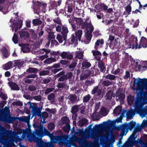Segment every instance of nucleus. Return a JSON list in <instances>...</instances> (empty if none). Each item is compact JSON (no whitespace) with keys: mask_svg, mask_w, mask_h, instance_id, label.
<instances>
[{"mask_svg":"<svg viewBox=\"0 0 147 147\" xmlns=\"http://www.w3.org/2000/svg\"><path fill=\"white\" fill-rule=\"evenodd\" d=\"M147 47V39L143 37H142L141 39L140 44L138 46L139 49L141 48L142 47L146 48Z\"/></svg>","mask_w":147,"mask_h":147,"instance_id":"11","label":"nucleus"},{"mask_svg":"<svg viewBox=\"0 0 147 147\" xmlns=\"http://www.w3.org/2000/svg\"><path fill=\"white\" fill-rule=\"evenodd\" d=\"M13 65V62L11 61H9L5 64L3 65V69L5 70H8L12 67Z\"/></svg>","mask_w":147,"mask_h":147,"instance_id":"20","label":"nucleus"},{"mask_svg":"<svg viewBox=\"0 0 147 147\" xmlns=\"http://www.w3.org/2000/svg\"><path fill=\"white\" fill-rule=\"evenodd\" d=\"M94 83V81H89L87 80L86 81L85 83V85L86 86H90L92 85Z\"/></svg>","mask_w":147,"mask_h":147,"instance_id":"55","label":"nucleus"},{"mask_svg":"<svg viewBox=\"0 0 147 147\" xmlns=\"http://www.w3.org/2000/svg\"><path fill=\"white\" fill-rule=\"evenodd\" d=\"M135 115V113L133 110H129L126 114L127 118L129 119H131Z\"/></svg>","mask_w":147,"mask_h":147,"instance_id":"24","label":"nucleus"},{"mask_svg":"<svg viewBox=\"0 0 147 147\" xmlns=\"http://www.w3.org/2000/svg\"><path fill=\"white\" fill-rule=\"evenodd\" d=\"M94 8V11L98 12L100 11H106L108 7L104 3H101L96 5Z\"/></svg>","mask_w":147,"mask_h":147,"instance_id":"7","label":"nucleus"},{"mask_svg":"<svg viewBox=\"0 0 147 147\" xmlns=\"http://www.w3.org/2000/svg\"><path fill=\"white\" fill-rule=\"evenodd\" d=\"M105 78L106 79H108L110 80L111 81L112 80H115L116 77L113 75L108 74L105 76Z\"/></svg>","mask_w":147,"mask_h":147,"instance_id":"40","label":"nucleus"},{"mask_svg":"<svg viewBox=\"0 0 147 147\" xmlns=\"http://www.w3.org/2000/svg\"><path fill=\"white\" fill-rule=\"evenodd\" d=\"M69 42V45L72 44L73 43L75 44L78 43V39L76 38L75 34H73L71 35V37L68 40Z\"/></svg>","mask_w":147,"mask_h":147,"instance_id":"16","label":"nucleus"},{"mask_svg":"<svg viewBox=\"0 0 147 147\" xmlns=\"http://www.w3.org/2000/svg\"><path fill=\"white\" fill-rule=\"evenodd\" d=\"M92 37V34L89 33V31L88 30L87 33L86 39L90 42Z\"/></svg>","mask_w":147,"mask_h":147,"instance_id":"59","label":"nucleus"},{"mask_svg":"<svg viewBox=\"0 0 147 147\" xmlns=\"http://www.w3.org/2000/svg\"><path fill=\"white\" fill-rule=\"evenodd\" d=\"M68 28L65 25L62 26V31L61 32V34L62 35L63 38L65 40V43L66 42L67 38V34L68 32Z\"/></svg>","mask_w":147,"mask_h":147,"instance_id":"10","label":"nucleus"},{"mask_svg":"<svg viewBox=\"0 0 147 147\" xmlns=\"http://www.w3.org/2000/svg\"><path fill=\"white\" fill-rule=\"evenodd\" d=\"M13 105H17L18 106H22L23 105V103L20 101H17L14 102L13 104Z\"/></svg>","mask_w":147,"mask_h":147,"instance_id":"62","label":"nucleus"},{"mask_svg":"<svg viewBox=\"0 0 147 147\" xmlns=\"http://www.w3.org/2000/svg\"><path fill=\"white\" fill-rule=\"evenodd\" d=\"M77 60L76 59L73 60L69 66V67L70 69L74 68L77 64Z\"/></svg>","mask_w":147,"mask_h":147,"instance_id":"34","label":"nucleus"},{"mask_svg":"<svg viewBox=\"0 0 147 147\" xmlns=\"http://www.w3.org/2000/svg\"><path fill=\"white\" fill-rule=\"evenodd\" d=\"M38 129H36L34 132L32 133H28L25 131L23 132V134H26V136L28 139L41 140L40 138L43 132V127L42 125L38 126Z\"/></svg>","mask_w":147,"mask_h":147,"instance_id":"3","label":"nucleus"},{"mask_svg":"<svg viewBox=\"0 0 147 147\" xmlns=\"http://www.w3.org/2000/svg\"><path fill=\"white\" fill-rule=\"evenodd\" d=\"M19 22L20 23V24H19V23L17 22L13 23L14 27H13V26H12V30L13 31L14 30V28L15 32H16L18 30L21 28L22 26V22L21 20Z\"/></svg>","mask_w":147,"mask_h":147,"instance_id":"14","label":"nucleus"},{"mask_svg":"<svg viewBox=\"0 0 147 147\" xmlns=\"http://www.w3.org/2000/svg\"><path fill=\"white\" fill-rule=\"evenodd\" d=\"M133 84L137 85V87L139 89L144 87L146 90L147 89V79H135L133 81ZM147 104V91H144L143 89H140L136 97L135 102V105L139 106L141 105L144 106Z\"/></svg>","mask_w":147,"mask_h":147,"instance_id":"1","label":"nucleus"},{"mask_svg":"<svg viewBox=\"0 0 147 147\" xmlns=\"http://www.w3.org/2000/svg\"><path fill=\"white\" fill-rule=\"evenodd\" d=\"M65 77L64 75H62L60 78H59L57 80V81L58 82H64L65 80H66Z\"/></svg>","mask_w":147,"mask_h":147,"instance_id":"58","label":"nucleus"},{"mask_svg":"<svg viewBox=\"0 0 147 147\" xmlns=\"http://www.w3.org/2000/svg\"><path fill=\"white\" fill-rule=\"evenodd\" d=\"M25 107H28L27 109H32L33 106L34 104H36V103L31 102L30 101H28L27 103H24Z\"/></svg>","mask_w":147,"mask_h":147,"instance_id":"33","label":"nucleus"},{"mask_svg":"<svg viewBox=\"0 0 147 147\" xmlns=\"http://www.w3.org/2000/svg\"><path fill=\"white\" fill-rule=\"evenodd\" d=\"M46 6V3H41L38 1H36L34 3L33 8L35 11L36 12V13L38 14L37 12H39L41 6L45 7Z\"/></svg>","mask_w":147,"mask_h":147,"instance_id":"9","label":"nucleus"},{"mask_svg":"<svg viewBox=\"0 0 147 147\" xmlns=\"http://www.w3.org/2000/svg\"><path fill=\"white\" fill-rule=\"evenodd\" d=\"M112 81H109V80H105L103 81L102 84L105 86H108L112 84Z\"/></svg>","mask_w":147,"mask_h":147,"instance_id":"31","label":"nucleus"},{"mask_svg":"<svg viewBox=\"0 0 147 147\" xmlns=\"http://www.w3.org/2000/svg\"><path fill=\"white\" fill-rule=\"evenodd\" d=\"M88 120L86 119H82L80 120L78 122V125L81 127H82L88 123Z\"/></svg>","mask_w":147,"mask_h":147,"instance_id":"29","label":"nucleus"},{"mask_svg":"<svg viewBox=\"0 0 147 147\" xmlns=\"http://www.w3.org/2000/svg\"><path fill=\"white\" fill-rule=\"evenodd\" d=\"M92 52L93 53V55L94 56H101V53L99 51L94 50L92 51Z\"/></svg>","mask_w":147,"mask_h":147,"instance_id":"56","label":"nucleus"},{"mask_svg":"<svg viewBox=\"0 0 147 147\" xmlns=\"http://www.w3.org/2000/svg\"><path fill=\"white\" fill-rule=\"evenodd\" d=\"M12 40L15 44H17L18 43V37L16 33L14 34Z\"/></svg>","mask_w":147,"mask_h":147,"instance_id":"50","label":"nucleus"},{"mask_svg":"<svg viewBox=\"0 0 147 147\" xmlns=\"http://www.w3.org/2000/svg\"><path fill=\"white\" fill-rule=\"evenodd\" d=\"M135 100L134 97L133 95H129L127 98L128 103L129 105H131L134 103Z\"/></svg>","mask_w":147,"mask_h":147,"instance_id":"25","label":"nucleus"},{"mask_svg":"<svg viewBox=\"0 0 147 147\" xmlns=\"http://www.w3.org/2000/svg\"><path fill=\"white\" fill-rule=\"evenodd\" d=\"M43 147H53V144L51 142L46 143L44 145L42 144Z\"/></svg>","mask_w":147,"mask_h":147,"instance_id":"64","label":"nucleus"},{"mask_svg":"<svg viewBox=\"0 0 147 147\" xmlns=\"http://www.w3.org/2000/svg\"><path fill=\"white\" fill-rule=\"evenodd\" d=\"M112 92L111 90L108 91L106 94V97H107L106 99L107 100H110L112 98Z\"/></svg>","mask_w":147,"mask_h":147,"instance_id":"38","label":"nucleus"},{"mask_svg":"<svg viewBox=\"0 0 147 147\" xmlns=\"http://www.w3.org/2000/svg\"><path fill=\"white\" fill-rule=\"evenodd\" d=\"M33 24L34 26L40 25L42 23V21L38 19H34L32 21Z\"/></svg>","mask_w":147,"mask_h":147,"instance_id":"42","label":"nucleus"},{"mask_svg":"<svg viewBox=\"0 0 147 147\" xmlns=\"http://www.w3.org/2000/svg\"><path fill=\"white\" fill-rule=\"evenodd\" d=\"M122 111V108L120 106H118L114 110L113 112L115 114H118L121 113Z\"/></svg>","mask_w":147,"mask_h":147,"instance_id":"41","label":"nucleus"},{"mask_svg":"<svg viewBox=\"0 0 147 147\" xmlns=\"http://www.w3.org/2000/svg\"><path fill=\"white\" fill-rule=\"evenodd\" d=\"M91 93L94 94V98L96 100H101L103 97L102 89H100L98 86H96L94 87L92 89Z\"/></svg>","mask_w":147,"mask_h":147,"instance_id":"4","label":"nucleus"},{"mask_svg":"<svg viewBox=\"0 0 147 147\" xmlns=\"http://www.w3.org/2000/svg\"><path fill=\"white\" fill-rule=\"evenodd\" d=\"M82 34V30H79L75 32V35L79 41H81L82 42H83V41L81 40Z\"/></svg>","mask_w":147,"mask_h":147,"instance_id":"22","label":"nucleus"},{"mask_svg":"<svg viewBox=\"0 0 147 147\" xmlns=\"http://www.w3.org/2000/svg\"><path fill=\"white\" fill-rule=\"evenodd\" d=\"M65 73V71H62L55 75L54 76V80H56L57 78H60L62 75H64Z\"/></svg>","mask_w":147,"mask_h":147,"instance_id":"46","label":"nucleus"},{"mask_svg":"<svg viewBox=\"0 0 147 147\" xmlns=\"http://www.w3.org/2000/svg\"><path fill=\"white\" fill-rule=\"evenodd\" d=\"M70 129V126L68 123H67L66 125L63 127V130L65 132L68 133Z\"/></svg>","mask_w":147,"mask_h":147,"instance_id":"36","label":"nucleus"},{"mask_svg":"<svg viewBox=\"0 0 147 147\" xmlns=\"http://www.w3.org/2000/svg\"><path fill=\"white\" fill-rule=\"evenodd\" d=\"M54 90V88H48L45 90V94L46 95H47L48 94L53 92Z\"/></svg>","mask_w":147,"mask_h":147,"instance_id":"53","label":"nucleus"},{"mask_svg":"<svg viewBox=\"0 0 147 147\" xmlns=\"http://www.w3.org/2000/svg\"><path fill=\"white\" fill-rule=\"evenodd\" d=\"M55 127V126L53 123L51 122L48 125V129L50 131L53 130Z\"/></svg>","mask_w":147,"mask_h":147,"instance_id":"51","label":"nucleus"},{"mask_svg":"<svg viewBox=\"0 0 147 147\" xmlns=\"http://www.w3.org/2000/svg\"><path fill=\"white\" fill-rule=\"evenodd\" d=\"M38 71L37 69L32 67H29L26 70V72L29 73H34L36 74Z\"/></svg>","mask_w":147,"mask_h":147,"instance_id":"32","label":"nucleus"},{"mask_svg":"<svg viewBox=\"0 0 147 147\" xmlns=\"http://www.w3.org/2000/svg\"><path fill=\"white\" fill-rule=\"evenodd\" d=\"M51 74V73L49 70H42L39 73L40 76H44Z\"/></svg>","mask_w":147,"mask_h":147,"instance_id":"39","label":"nucleus"},{"mask_svg":"<svg viewBox=\"0 0 147 147\" xmlns=\"http://www.w3.org/2000/svg\"><path fill=\"white\" fill-rule=\"evenodd\" d=\"M56 39L60 43H62L63 41L62 39V36L61 34H57L56 37Z\"/></svg>","mask_w":147,"mask_h":147,"instance_id":"54","label":"nucleus"},{"mask_svg":"<svg viewBox=\"0 0 147 147\" xmlns=\"http://www.w3.org/2000/svg\"><path fill=\"white\" fill-rule=\"evenodd\" d=\"M68 98L72 103H74L76 102L77 97L73 95H70L68 97Z\"/></svg>","mask_w":147,"mask_h":147,"instance_id":"30","label":"nucleus"},{"mask_svg":"<svg viewBox=\"0 0 147 147\" xmlns=\"http://www.w3.org/2000/svg\"><path fill=\"white\" fill-rule=\"evenodd\" d=\"M64 75L67 80L71 78L73 76V73L71 72H69L65 74Z\"/></svg>","mask_w":147,"mask_h":147,"instance_id":"49","label":"nucleus"},{"mask_svg":"<svg viewBox=\"0 0 147 147\" xmlns=\"http://www.w3.org/2000/svg\"><path fill=\"white\" fill-rule=\"evenodd\" d=\"M79 110V105H75L72 107L71 112V113H77Z\"/></svg>","mask_w":147,"mask_h":147,"instance_id":"28","label":"nucleus"},{"mask_svg":"<svg viewBox=\"0 0 147 147\" xmlns=\"http://www.w3.org/2000/svg\"><path fill=\"white\" fill-rule=\"evenodd\" d=\"M57 87L59 88L67 90L69 88V86L67 85V83L66 82H59L57 85Z\"/></svg>","mask_w":147,"mask_h":147,"instance_id":"12","label":"nucleus"},{"mask_svg":"<svg viewBox=\"0 0 147 147\" xmlns=\"http://www.w3.org/2000/svg\"><path fill=\"white\" fill-rule=\"evenodd\" d=\"M91 76H96L100 74V70L97 68H96L95 67L94 68H91Z\"/></svg>","mask_w":147,"mask_h":147,"instance_id":"23","label":"nucleus"},{"mask_svg":"<svg viewBox=\"0 0 147 147\" xmlns=\"http://www.w3.org/2000/svg\"><path fill=\"white\" fill-rule=\"evenodd\" d=\"M47 99L50 101V102L52 104H54V103L55 102V94L53 92L51 94L48 95L47 97Z\"/></svg>","mask_w":147,"mask_h":147,"instance_id":"18","label":"nucleus"},{"mask_svg":"<svg viewBox=\"0 0 147 147\" xmlns=\"http://www.w3.org/2000/svg\"><path fill=\"white\" fill-rule=\"evenodd\" d=\"M56 59L53 57L48 58L46 59L44 61L45 63H47V64H49L52 63L53 62H54L56 61Z\"/></svg>","mask_w":147,"mask_h":147,"instance_id":"27","label":"nucleus"},{"mask_svg":"<svg viewBox=\"0 0 147 147\" xmlns=\"http://www.w3.org/2000/svg\"><path fill=\"white\" fill-rule=\"evenodd\" d=\"M79 110L80 111V113L82 114H84V112L85 111V106L82 105H79Z\"/></svg>","mask_w":147,"mask_h":147,"instance_id":"45","label":"nucleus"},{"mask_svg":"<svg viewBox=\"0 0 147 147\" xmlns=\"http://www.w3.org/2000/svg\"><path fill=\"white\" fill-rule=\"evenodd\" d=\"M8 84L12 90H20V87L16 83L13 82H9Z\"/></svg>","mask_w":147,"mask_h":147,"instance_id":"17","label":"nucleus"},{"mask_svg":"<svg viewBox=\"0 0 147 147\" xmlns=\"http://www.w3.org/2000/svg\"><path fill=\"white\" fill-rule=\"evenodd\" d=\"M136 124V123L135 122L131 121L129 123H126L122 124L120 128L123 131H128L129 129L131 131L135 126Z\"/></svg>","mask_w":147,"mask_h":147,"instance_id":"5","label":"nucleus"},{"mask_svg":"<svg viewBox=\"0 0 147 147\" xmlns=\"http://www.w3.org/2000/svg\"><path fill=\"white\" fill-rule=\"evenodd\" d=\"M44 131L40 138V139L42 138L45 136H47L51 139V142L53 143L58 142L61 144H63L67 141L68 139V135H64L62 136H54V133L52 132L51 133L47 129H45L44 127Z\"/></svg>","mask_w":147,"mask_h":147,"instance_id":"2","label":"nucleus"},{"mask_svg":"<svg viewBox=\"0 0 147 147\" xmlns=\"http://www.w3.org/2000/svg\"><path fill=\"white\" fill-rule=\"evenodd\" d=\"M38 105L36 103L33 106L31 112L32 113L33 116H39L40 114L41 113V111L42 109V107H38Z\"/></svg>","mask_w":147,"mask_h":147,"instance_id":"8","label":"nucleus"},{"mask_svg":"<svg viewBox=\"0 0 147 147\" xmlns=\"http://www.w3.org/2000/svg\"><path fill=\"white\" fill-rule=\"evenodd\" d=\"M118 99H116L117 101H118L119 100H123L125 98V95L124 93H122L119 95L118 96Z\"/></svg>","mask_w":147,"mask_h":147,"instance_id":"52","label":"nucleus"},{"mask_svg":"<svg viewBox=\"0 0 147 147\" xmlns=\"http://www.w3.org/2000/svg\"><path fill=\"white\" fill-rule=\"evenodd\" d=\"M39 117H42L44 120L49 117V114L47 112L45 111L42 113H41Z\"/></svg>","mask_w":147,"mask_h":147,"instance_id":"37","label":"nucleus"},{"mask_svg":"<svg viewBox=\"0 0 147 147\" xmlns=\"http://www.w3.org/2000/svg\"><path fill=\"white\" fill-rule=\"evenodd\" d=\"M103 123L104 125H109L111 126H113L115 123V121H111L109 120L106 122H104Z\"/></svg>","mask_w":147,"mask_h":147,"instance_id":"48","label":"nucleus"},{"mask_svg":"<svg viewBox=\"0 0 147 147\" xmlns=\"http://www.w3.org/2000/svg\"><path fill=\"white\" fill-rule=\"evenodd\" d=\"M1 51L2 52V55L3 58H8L10 55V53L5 47L2 48Z\"/></svg>","mask_w":147,"mask_h":147,"instance_id":"15","label":"nucleus"},{"mask_svg":"<svg viewBox=\"0 0 147 147\" xmlns=\"http://www.w3.org/2000/svg\"><path fill=\"white\" fill-rule=\"evenodd\" d=\"M98 66L101 72L104 73L106 70L104 63L102 61L98 62Z\"/></svg>","mask_w":147,"mask_h":147,"instance_id":"21","label":"nucleus"},{"mask_svg":"<svg viewBox=\"0 0 147 147\" xmlns=\"http://www.w3.org/2000/svg\"><path fill=\"white\" fill-rule=\"evenodd\" d=\"M82 67L83 69H88L91 66V63L86 61H83L82 64Z\"/></svg>","mask_w":147,"mask_h":147,"instance_id":"26","label":"nucleus"},{"mask_svg":"<svg viewBox=\"0 0 147 147\" xmlns=\"http://www.w3.org/2000/svg\"><path fill=\"white\" fill-rule=\"evenodd\" d=\"M92 24L91 21L88 19H86L84 22H82L81 24V27L83 29L88 28L91 26Z\"/></svg>","mask_w":147,"mask_h":147,"instance_id":"13","label":"nucleus"},{"mask_svg":"<svg viewBox=\"0 0 147 147\" xmlns=\"http://www.w3.org/2000/svg\"><path fill=\"white\" fill-rule=\"evenodd\" d=\"M20 36L22 38H26L29 37V34L28 32L24 31H22L19 32Z\"/></svg>","mask_w":147,"mask_h":147,"instance_id":"19","label":"nucleus"},{"mask_svg":"<svg viewBox=\"0 0 147 147\" xmlns=\"http://www.w3.org/2000/svg\"><path fill=\"white\" fill-rule=\"evenodd\" d=\"M28 89L31 91H34L36 90V86L30 85L28 86Z\"/></svg>","mask_w":147,"mask_h":147,"instance_id":"60","label":"nucleus"},{"mask_svg":"<svg viewBox=\"0 0 147 147\" xmlns=\"http://www.w3.org/2000/svg\"><path fill=\"white\" fill-rule=\"evenodd\" d=\"M60 53L59 51H52L50 53V54L51 55H53L56 56V57H55L56 58H57V57H59L60 55Z\"/></svg>","mask_w":147,"mask_h":147,"instance_id":"61","label":"nucleus"},{"mask_svg":"<svg viewBox=\"0 0 147 147\" xmlns=\"http://www.w3.org/2000/svg\"><path fill=\"white\" fill-rule=\"evenodd\" d=\"M17 118L15 116L12 117L9 116L8 118V122L9 123H11L14 121L17 120Z\"/></svg>","mask_w":147,"mask_h":147,"instance_id":"44","label":"nucleus"},{"mask_svg":"<svg viewBox=\"0 0 147 147\" xmlns=\"http://www.w3.org/2000/svg\"><path fill=\"white\" fill-rule=\"evenodd\" d=\"M130 42L129 45H128V47L129 48H132L133 49H138V40L137 37L134 35H132L130 38Z\"/></svg>","mask_w":147,"mask_h":147,"instance_id":"6","label":"nucleus"},{"mask_svg":"<svg viewBox=\"0 0 147 147\" xmlns=\"http://www.w3.org/2000/svg\"><path fill=\"white\" fill-rule=\"evenodd\" d=\"M8 1L9 4H8V6L7 8V10H8L9 8V10L11 8H13V3L15 2V0H11V1L9 0Z\"/></svg>","mask_w":147,"mask_h":147,"instance_id":"35","label":"nucleus"},{"mask_svg":"<svg viewBox=\"0 0 147 147\" xmlns=\"http://www.w3.org/2000/svg\"><path fill=\"white\" fill-rule=\"evenodd\" d=\"M91 98V96L89 94L83 97V102H87Z\"/></svg>","mask_w":147,"mask_h":147,"instance_id":"43","label":"nucleus"},{"mask_svg":"<svg viewBox=\"0 0 147 147\" xmlns=\"http://www.w3.org/2000/svg\"><path fill=\"white\" fill-rule=\"evenodd\" d=\"M130 73L128 71H125V75L123 77V78L125 79H127L129 78L130 76Z\"/></svg>","mask_w":147,"mask_h":147,"instance_id":"63","label":"nucleus"},{"mask_svg":"<svg viewBox=\"0 0 147 147\" xmlns=\"http://www.w3.org/2000/svg\"><path fill=\"white\" fill-rule=\"evenodd\" d=\"M125 10L128 13V14H130V12L131 10V7L130 4L126 6Z\"/></svg>","mask_w":147,"mask_h":147,"instance_id":"57","label":"nucleus"},{"mask_svg":"<svg viewBox=\"0 0 147 147\" xmlns=\"http://www.w3.org/2000/svg\"><path fill=\"white\" fill-rule=\"evenodd\" d=\"M55 36L53 33L49 32V35L47 38L48 41H51L52 39H54Z\"/></svg>","mask_w":147,"mask_h":147,"instance_id":"47","label":"nucleus"}]
</instances>
